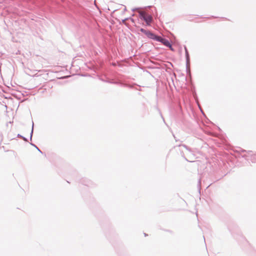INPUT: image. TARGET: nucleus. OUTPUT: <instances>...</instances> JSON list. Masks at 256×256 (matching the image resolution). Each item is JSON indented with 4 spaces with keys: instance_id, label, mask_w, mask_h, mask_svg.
<instances>
[{
    "instance_id": "f257e3e1",
    "label": "nucleus",
    "mask_w": 256,
    "mask_h": 256,
    "mask_svg": "<svg viewBox=\"0 0 256 256\" xmlns=\"http://www.w3.org/2000/svg\"><path fill=\"white\" fill-rule=\"evenodd\" d=\"M139 14L140 18L141 19H143L148 25H150V24L152 21V17L143 11H140Z\"/></svg>"
},
{
    "instance_id": "f03ea898",
    "label": "nucleus",
    "mask_w": 256,
    "mask_h": 256,
    "mask_svg": "<svg viewBox=\"0 0 256 256\" xmlns=\"http://www.w3.org/2000/svg\"><path fill=\"white\" fill-rule=\"evenodd\" d=\"M157 41L160 42L162 43L164 45H165L166 46L170 47L171 45L169 42V41L165 38H163L160 36H158V38Z\"/></svg>"
},
{
    "instance_id": "7ed1b4c3",
    "label": "nucleus",
    "mask_w": 256,
    "mask_h": 256,
    "mask_svg": "<svg viewBox=\"0 0 256 256\" xmlns=\"http://www.w3.org/2000/svg\"><path fill=\"white\" fill-rule=\"evenodd\" d=\"M146 35L150 38L154 40H157L158 38V36H156L154 35V34L151 33L150 32H146Z\"/></svg>"
},
{
    "instance_id": "20e7f679",
    "label": "nucleus",
    "mask_w": 256,
    "mask_h": 256,
    "mask_svg": "<svg viewBox=\"0 0 256 256\" xmlns=\"http://www.w3.org/2000/svg\"><path fill=\"white\" fill-rule=\"evenodd\" d=\"M140 31L146 34V32H148V31L146 30H145L143 28L140 29Z\"/></svg>"
}]
</instances>
